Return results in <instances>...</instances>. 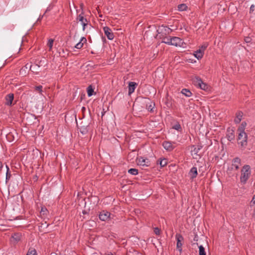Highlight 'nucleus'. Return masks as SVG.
Returning <instances> with one entry per match:
<instances>
[{
	"instance_id": "obj_1",
	"label": "nucleus",
	"mask_w": 255,
	"mask_h": 255,
	"mask_svg": "<svg viewBox=\"0 0 255 255\" xmlns=\"http://www.w3.org/2000/svg\"><path fill=\"white\" fill-rule=\"evenodd\" d=\"M251 174V167L249 165L243 166L241 170L240 181L242 184H245L247 182Z\"/></svg>"
},
{
	"instance_id": "obj_2",
	"label": "nucleus",
	"mask_w": 255,
	"mask_h": 255,
	"mask_svg": "<svg viewBox=\"0 0 255 255\" xmlns=\"http://www.w3.org/2000/svg\"><path fill=\"white\" fill-rule=\"evenodd\" d=\"M241 165V160L239 157H235L232 161V164L227 169L228 174H232V171H237Z\"/></svg>"
},
{
	"instance_id": "obj_3",
	"label": "nucleus",
	"mask_w": 255,
	"mask_h": 255,
	"mask_svg": "<svg viewBox=\"0 0 255 255\" xmlns=\"http://www.w3.org/2000/svg\"><path fill=\"white\" fill-rule=\"evenodd\" d=\"M172 31V30L171 28L163 25L159 26L157 29L159 38L167 36V35L171 33Z\"/></svg>"
},
{
	"instance_id": "obj_4",
	"label": "nucleus",
	"mask_w": 255,
	"mask_h": 255,
	"mask_svg": "<svg viewBox=\"0 0 255 255\" xmlns=\"http://www.w3.org/2000/svg\"><path fill=\"white\" fill-rule=\"evenodd\" d=\"M238 143L242 147L246 146L247 144V134L245 131H238Z\"/></svg>"
},
{
	"instance_id": "obj_5",
	"label": "nucleus",
	"mask_w": 255,
	"mask_h": 255,
	"mask_svg": "<svg viewBox=\"0 0 255 255\" xmlns=\"http://www.w3.org/2000/svg\"><path fill=\"white\" fill-rule=\"evenodd\" d=\"M193 82L195 85L198 86L201 89L206 90L208 89L207 85L203 83L199 77H196L193 79Z\"/></svg>"
},
{
	"instance_id": "obj_6",
	"label": "nucleus",
	"mask_w": 255,
	"mask_h": 255,
	"mask_svg": "<svg viewBox=\"0 0 255 255\" xmlns=\"http://www.w3.org/2000/svg\"><path fill=\"white\" fill-rule=\"evenodd\" d=\"M77 20L81 22V24L83 26V30L85 31L86 27L89 26L91 27V24L89 23L88 20L87 18H85L81 14H79L77 17Z\"/></svg>"
},
{
	"instance_id": "obj_7",
	"label": "nucleus",
	"mask_w": 255,
	"mask_h": 255,
	"mask_svg": "<svg viewBox=\"0 0 255 255\" xmlns=\"http://www.w3.org/2000/svg\"><path fill=\"white\" fill-rule=\"evenodd\" d=\"M183 43L182 39L178 37H172L170 39V45L182 47Z\"/></svg>"
},
{
	"instance_id": "obj_8",
	"label": "nucleus",
	"mask_w": 255,
	"mask_h": 255,
	"mask_svg": "<svg viewBox=\"0 0 255 255\" xmlns=\"http://www.w3.org/2000/svg\"><path fill=\"white\" fill-rule=\"evenodd\" d=\"M99 217V219L103 221H106L111 218H113V217H111V214L106 211H102L101 212Z\"/></svg>"
},
{
	"instance_id": "obj_9",
	"label": "nucleus",
	"mask_w": 255,
	"mask_h": 255,
	"mask_svg": "<svg viewBox=\"0 0 255 255\" xmlns=\"http://www.w3.org/2000/svg\"><path fill=\"white\" fill-rule=\"evenodd\" d=\"M21 234L20 233H16L13 234V235L11 236V238L10 239V242L13 244H16L18 242H19L21 239Z\"/></svg>"
},
{
	"instance_id": "obj_10",
	"label": "nucleus",
	"mask_w": 255,
	"mask_h": 255,
	"mask_svg": "<svg viewBox=\"0 0 255 255\" xmlns=\"http://www.w3.org/2000/svg\"><path fill=\"white\" fill-rule=\"evenodd\" d=\"M175 144V142H171L170 141H164L162 143V145L163 147L168 151H171L175 148V145H174Z\"/></svg>"
},
{
	"instance_id": "obj_11",
	"label": "nucleus",
	"mask_w": 255,
	"mask_h": 255,
	"mask_svg": "<svg viewBox=\"0 0 255 255\" xmlns=\"http://www.w3.org/2000/svg\"><path fill=\"white\" fill-rule=\"evenodd\" d=\"M103 30L105 34L107 36L109 40H113L114 38L113 33L112 32L111 29L108 26L104 27Z\"/></svg>"
},
{
	"instance_id": "obj_12",
	"label": "nucleus",
	"mask_w": 255,
	"mask_h": 255,
	"mask_svg": "<svg viewBox=\"0 0 255 255\" xmlns=\"http://www.w3.org/2000/svg\"><path fill=\"white\" fill-rule=\"evenodd\" d=\"M177 240V248L180 251H182V241L183 240V237L180 234H176L175 236Z\"/></svg>"
},
{
	"instance_id": "obj_13",
	"label": "nucleus",
	"mask_w": 255,
	"mask_h": 255,
	"mask_svg": "<svg viewBox=\"0 0 255 255\" xmlns=\"http://www.w3.org/2000/svg\"><path fill=\"white\" fill-rule=\"evenodd\" d=\"M137 86V84L133 82H128V94L130 95L134 92L135 88Z\"/></svg>"
},
{
	"instance_id": "obj_14",
	"label": "nucleus",
	"mask_w": 255,
	"mask_h": 255,
	"mask_svg": "<svg viewBox=\"0 0 255 255\" xmlns=\"http://www.w3.org/2000/svg\"><path fill=\"white\" fill-rule=\"evenodd\" d=\"M138 164L140 166H148L149 165V161L147 159H143L142 157H140L138 160Z\"/></svg>"
},
{
	"instance_id": "obj_15",
	"label": "nucleus",
	"mask_w": 255,
	"mask_h": 255,
	"mask_svg": "<svg viewBox=\"0 0 255 255\" xmlns=\"http://www.w3.org/2000/svg\"><path fill=\"white\" fill-rule=\"evenodd\" d=\"M189 174L191 178L193 179L195 178L198 174L197 168L195 167H193L190 169Z\"/></svg>"
},
{
	"instance_id": "obj_16",
	"label": "nucleus",
	"mask_w": 255,
	"mask_h": 255,
	"mask_svg": "<svg viewBox=\"0 0 255 255\" xmlns=\"http://www.w3.org/2000/svg\"><path fill=\"white\" fill-rule=\"evenodd\" d=\"M13 100V94H9L5 97L6 105L10 106L12 104V102Z\"/></svg>"
},
{
	"instance_id": "obj_17",
	"label": "nucleus",
	"mask_w": 255,
	"mask_h": 255,
	"mask_svg": "<svg viewBox=\"0 0 255 255\" xmlns=\"http://www.w3.org/2000/svg\"><path fill=\"white\" fill-rule=\"evenodd\" d=\"M86 38L84 37H82L80 41L75 46V47L78 49H81L83 47L84 43H86Z\"/></svg>"
},
{
	"instance_id": "obj_18",
	"label": "nucleus",
	"mask_w": 255,
	"mask_h": 255,
	"mask_svg": "<svg viewBox=\"0 0 255 255\" xmlns=\"http://www.w3.org/2000/svg\"><path fill=\"white\" fill-rule=\"evenodd\" d=\"M243 116V113L242 112L239 111L236 113V117L234 120V122L239 124L241 121Z\"/></svg>"
},
{
	"instance_id": "obj_19",
	"label": "nucleus",
	"mask_w": 255,
	"mask_h": 255,
	"mask_svg": "<svg viewBox=\"0 0 255 255\" xmlns=\"http://www.w3.org/2000/svg\"><path fill=\"white\" fill-rule=\"evenodd\" d=\"M40 66L37 64H34L30 66V70L33 73H37L39 72Z\"/></svg>"
},
{
	"instance_id": "obj_20",
	"label": "nucleus",
	"mask_w": 255,
	"mask_h": 255,
	"mask_svg": "<svg viewBox=\"0 0 255 255\" xmlns=\"http://www.w3.org/2000/svg\"><path fill=\"white\" fill-rule=\"evenodd\" d=\"M193 149L191 150V153L192 154L194 155H198V153L199 152V150L202 148V146L201 145H197L195 146L193 145L192 146Z\"/></svg>"
},
{
	"instance_id": "obj_21",
	"label": "nucleus",
	"mask_w": 255,
	"mask_h": 255,
	"mask_svg": "<svg viewBox=\"0 0 255 255\" xmlns=\"http://www.w3.org/2000/svg\"><path fill=\"white\" fill-rule=\"evenodd\" d=\"M171 37L170 36H165L160 38L162 39V42L170 45V39H171Z\"/></svg>"
},
{
	"instance_id": "obj_22",
	"label": "nucleus",
	"mask_w": 255,
	"mask_h": 255,
	"mask_svg": "<svg viewBox=\"0 0 255 255\" xmlns=\"http://www.w3.org/2000/svg\"><path fill=\"white\" fill-rule=\"evenodd\" d=\"M203 54L204 53H202V52H201V51L199 50V49L195 51L194 54L195 57L198 59H201L203 57Z\"/></svg>"
},
{
	"instance_id": "obj_23",
	"label": "nucleus",
	"mask_w": 255,
	"mask_h": 255,
	"mask_svg": "<svg viewBox=\"0 0 255 255\" xmlns=\"http://www.w3.org/2000/svg\"><path fill=\"white\" fill-rule=\"evenodd\" d=\"M154 104L152 102H150L146 105V108L150 112H153V109L154 108Z\"/></svg>"
},
{
	"instance_id": "obj_24",
	"label": "nucleus",
	"mask_w": 255,
	"mask_h": 255,
	"mask_svg": "<svg viewBox=\"0 0 255 255\" xmlns=\"http://www.w3.org/2000/svg\"><path fill=\"white\" fill-rule=\"evenodd\" d=\"M181 93L187 97H190L192 96V93L187 89H182Z\"/></svg>"
},
{
	"instance_id": "obj_25",
	"label": "nucleus",
	"mask_w": 255,
	"mask_h": 255,
	"mask_svg": "<svg viewBox=\"0 0 255 255\" xmlns=\"http://www.w3.org/2000/svg\"><path fill=\"white\" fill-rule=\"evenodd\" d=\"M26 255H37V254L36 250L31 248L28 250Z\"/></svg>"
},
{
	"instance_id": "obj_26",
	"label": "nucleus",
	"mask_w": 255,
	"mask_h": 255,
	"mask_svg": "<svg viewBox=\"0 0 255 255\" xmlns=\"http://www.w3.org/2000/svg\"><path fill=\"white\" fill-rule=\"evenodd\" d=\"M187 7H188L186 4L182 3L178 5V9L179 11H184L186 10L187 9Z\"/></svg>"
},
{
	"instance_id": "obj_27",
	"label": "nucleus",
	"mask_w": 255,
	"mask_h": 255,
	"mask_svg": "<svg viewBox=\"0 0 255 255\" xmlns=\"http://www.w3.org/2000/svg\"><path fill=\"white\" fill-rule=\"evenodd\" d=\"M54 40L53 39H49L47 42V46L49 47V50L51 51L52 49L53 45Z\"/></svg>"
},
{
	"instance_id": "obj_28",
	"label": "nucleus",
	"mask_w": 255,
	"mask_h": 255,
	"mask_svg": "<svg viewBox=\"0 0 255 255\" xmlns=\"http://www.w3.org/2000/svg\"><path fill=\"white\" fill-rule=\"evenodd\" d=\"M247 126V123L246 122H243L241 126L239 127L238 130L241 131H245V128Z\"/></svg>"
},
{
	"instance_id": "obj_29",
	"label": "nucleus",
	"mask_w": 255,
	"mask_h": 255,
	"mask_svg": "<svg viewBox=\"0 0 255 255\" xmlns=\"http://www.w3.org/2000/svg\"><path fill=\"white\" fill-rule=\"evenodd\" d=\"M128 172L132 175H136L138 174V170L135 168H130L128 170Z\"/></svg>"
},
{
	"instance_id": "obj_30",
	"label": "nucleus",
	"mask_w": 255,
	"mask_h": 255,
	"mask_svg": "<svg viewBox=\"0 0 255 255\" xmlns=\"http://www.w3.org/2000/svg\"><path fill=\"white\" fill-rule=\"evenodd\" d=\"M199 255H206V252L205 251V249L202 246H200L199 247Z\"/></svg>"
},
{
	"instance_id": "obj_31",
	"label": "nucleus",
	"mask_w": 255,
	"mask_h": 255,
	"mask_svg": "<svg viewBox=\"0 0 255 255\" xmlns=\"http://www.w3.org/2000/svg\"><path fill=\"white\" fill-rule=\"evenodd\" d=\"M94 90L91 86H89L87 89V94L89 97H91L93 95Z\"/></svg>"
},
{
	"instance_id": "obj_32",
	"label": "nucleus",
	"mask_w": 255,
	"mask_h": 255,
	"mask_svg": "<svg viewBox=\"0 0 255 255\" xmlns=\"http://www.w3.org/2000/svg\"><path fill=\"white\" fill-rule=\"evenodd\" d=\"M35 90L37 91L41 95H42V86L41 85L36 86L35 87Z\"/></svg>"
},
{
	"instance_id": "obj_33",
	"label": "nucleus",
	"mask_w": 255,
	"mask_h": 255,
	"mask_svg": "<svg viewBox=\"0 0 255 255\" xmlns=\"http://www.w3.org/2000/svg\"><path fill=\"white\" fill-rule=\"evenodd\" d=\"M159 163L161 167H164L166 165L167 163V160L166 159H163L160 161Z\"/></svg>"
},
{
	"instance_id": "obj_34",
	"label": "nucleus",
	"mask_w": 255,
	"mask_h": 255,
	"mask_svg": "<svg viewBox=\"0 0 255 255\" xmlns=\"http://www.w3.org/2000/svg\"><path fill=\"white\" fill-rule=\"evenodd\" d=\"M208 45L207 44H204L199 49V50H201L202 53H204V51L207 48Z\"/></svg>"
},
{
	"instance_id": "obj_35",
	"label": "nucleus",
	"mask_w": 255,
	"mask_h": 255,
	"mask_svg": "<svg viewBox=\"0 0 255 255\" xmlns=\"http://www.w3.org/2000/svg\"><path fill=\"white\" fill-rule=\"evenodd\" d=\"M173 128L179 131L181 129V127L179 124H177L173 127Z\"/></svg>"
},
{
	"instance_id": "obj_36",
	"label": "nucleus",
	"mask_w": 255,
	"mask_h": 255,
	"mask_svg": "<svg viewBox=\"0 0 255 255\" xmlns=\"http://www.w3.org/2000/svg\"><path fill=\"white\" fill-rule=\"evenodd\" d=\"M10 177H11V174L10 173L8 172V171H6V182L9 180V179L10 178Z\"/></svg>"
},
{
	"instance_id": "obj_37",
	"label": "nucleus",
	"mask_w": 255,
	"mask_h": 255,
	"mask_svg": "<svg viewBox=\"0 0 255 255\" xmlns=\"http://www.w3.org/2000/svg\"><path fill=\"white\" fill-rule=\"evenodd\" d=\"M255 195L254 196L253 199L252 200L250 205L251 207H253V206H255Z\"/></svg>"
},
{
	"instance_id": "obj_38",
	"label": "nucleus",
	"mask_w": 255,
	"mask_h": 255,
	"mask_svg": "<svg viewBox=\"0 0 255 255\" xmlns=\"http://www.w3.org/2000/svg\"><path fill=\"white\" fill-rule=\"evenodd\" d=\"M252 41V39L251 37H246L245 38V41L246 42V43H250Z\"/></svg>"
},
{
	"instance_id": "obj_39",
	"label": "nucleus",
	"mask_w": 255,
	"mask_h": 255,
	"mask_svg": "<svg viewBox=\"0 0 255 255\" xmlns=\"http://www.w3.org/2000/svg\"><path fill=\"white\" fill-rule=\"evenodd\" d=\"M154 232L156 235L160 234V230L158 228H155L154 229Z\"/></svg>"
},
{
	"instance_id": "obj_40",
	"label": "nucleus",
	"mask_w": 255,
	"mask_h": 255,
	"mask_svg": "<svg viewBox=\"0 0 255 255\" xmlns=\"http://www.w3.org/2000/svg\"><path fill=\"white\" fill-rule=\"evenodd\" d=\"M251 207L253 208V217L255 219V206H253V207Z\"/></svg>"
},
{
	"instance_id": "obj_41",
	"label": "nucleus",
	"mask_w": 255,
	"mask_h": 255,
	"mask_svg": "<svg viewBox=\"0 0 255 255\" xmlns=\"http://www.w3.org/2000/svg\"><path fill=\"white\" fill-rule=\"evenodd\" d=\"M229 138H230V140L234 138V135L232 133H231V135L229 136Z\"/></svg>"
},
{
	"instance_id": "obj_42",
	"label": "nucleus",
	"mask_w": 255,
	"mask_h": 255,
	"mask_svg": "<svg viewBox=\"0 0 255 255\" xmlns=\"http://www.w3.org/2000/svg\"><path fill=\"white\" fill-rule=\"evenodd\" d=\"M254 5L253 4L251 6L250 10L254 11Z\"/></svg>"
},
{
	"instance_id": "obj_43",
	"label": "nucleus",
	"mask_w": 255,
	"mask_h": 255,
	"mask_svg": "<svg viewBox=\"0 0 255 255\" xmlns=\"http://www.w3.org/2000/svg\"><path fill=\"white\" fill-rule=\"evenodd\" d=\"M3 167V165H2V163L0 161V170H1L2 169Z\"/></svg>"
},
{
	"instance_id": "obj_44",
	"label": "nucleus",
	"mask_w": 255,
	"mask_h": 255,
	"mask_svg": "<svg viewBox=\"0 0 255 255\" xmlns=\"http://www.w3.org/2000/svg\"><path fill=\"white\" fill-rule=\"evenodd\" d=\"M45 211H46V209H44L43 208H42L41 210V212H45Z\"/></svg>"
},
{
	"instance_id": "obj_45",
	"label": "nucleus",
	"mask_w": 255,
	"mask_h": 255,
	"mask_svg": "<svg viewBox=\"0 0 255 255\" xmlns=\"http://www.w3.org/2000/svg\"><path fill=\"white\" fill-rule=\"evenodd\" d=\"M6 168L7 171H8V172H9V168L7 165H6Z\"/></svg>"
}]
</instances>
